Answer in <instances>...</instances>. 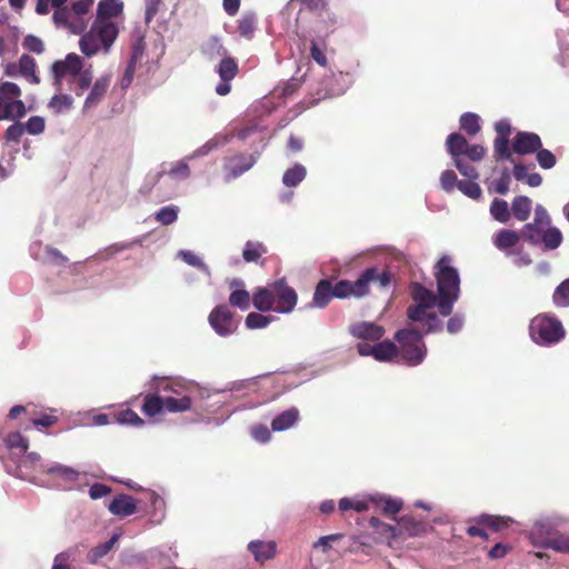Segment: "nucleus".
<instances>
[{
	"mask_svg": "<svg viewBox=\"0 0 569 569\" xmlns=\"http://www.w3.org/2000/svg\"><path fill=\"white\" fill-rule=\"evenodd\" d=\"M208 320L219 336L232 335L238 328L234 313L226 305H219L213 308Z\"/></svg>",
	"mask_w": 569,
	"mask_h": 569,
	"instance_id": "nucleus-11",
	"label": "nucleus"
},
{
	"mask_svg": "<svg viewBox=\"0 0 569 569\" xmlns=\"http://www.w3.org/2000/svg\"><path fill=\"white\" fill-rule=\"evenodd\" d=\"M118 36L116 23L97 19L89 32L81 37L79 46L87 57L97 54L101 49L107 52Z\"/></svg>",
	"mask_w": 569,
	"mask_h": 569,
	"instance_id": "nucleus-3",
	"label": "nucleus"
},
{
	"mask_svg": "<svg viewBox=\"0 0 569 569\" xmlns=\"http://www.w3.org/2000/svg\"><path fill=\"white\" fill-rule=\"evenodd\" d=\"M178 218V209L174 206L162 207L156 213V220L163 226L173 223Z\"/></svg>",
	"mask_w": 569,
	"mask_h": 569,
	"instance_id": "nucleus-50",
	"label": "nucleus"
},
{
	"mask_svg": "<svg viewBox=\"0 0 569 569\" xmlns=\"http://www.w3.org/2000/svg\"><path fill=\"white\" fill-rule=\"evenodd\" d=\"M23 126L24 131L34 136L40 134L44 131L46 123L42 117L33 116L29 118V120L26 123H23Z\"/></svg>",
	"mask_w": 569,
	"mask_h": 569,
	"instance_id": "nucleus-53",
	"label": "nucleus"
},
{
	"mask_svg": "<svg viewBox=\"0 0 569 569\" xmlns=\"http://www.w3.org/2000/svg\"><path fill=\"white\" fill-rule=\"evenodd\" d=\"M272 290L274 297L276 312L289 313L298 302V295L296 290L288 286L284 279L272 282Z\"/></svg>",
	"mask_w": 569,
	"mask_h": 569,
	"instance_id": "nucleus-12",
	"label": "nucleus"
},
{
	"mask_svg": "<svg viewBox=\"0 0 569 569\" xmlns=\"http://www.w3.org/2000/svg\"><path fill=\"white\" fill-rule=\"evenodd\" d=\"M250 433L252 438L261 443L270 440L271 433L266 425L259 423L251 427Z\"/></svg>",
	"mask_w": 569,
	"mask_h": 569,
	"instance_id": "nucleus-58",
	"label": "nucleus"
},
{
	"mask_svg": "<svg viewBox=\"0 0 569 569\" xmlns=\"http://www.w3.org/2000/svg\"><path fill=\"white\" fill-rule=\"evenodd\" d=\"M82 69V59L76 53H69L66 59L54 61L51 66L54 84L60 87L63 79L70 80Z\"/></svg>",
	"mask_w": 569,
	"mask_h": 569,
	"instance_id": "nucleus-13",
	"label": "nucleus"
},
{
	"mask_svg": "<svg viewBox=\"0 0 569 569\" xmlns=\"http://www.w3.org/2000/svg\"><path fill=\"white\" fill-rule=\"evenodd\" d=\"M123 3L121 0H101L98 3V18L107 20L122 13Z\"/></svg>",
	"mask_w": 569,
	"mask_h": 569,
	"instance_id": "nucleus-31",
	"label": "nucleus"
},
{
	"mask_svg": "<svg viewBox=\"0 0 569 569\" xmlns=\"http://www.w3.org/2000/svg\"><path fill=\"white\" fill-rule=\"evenodd\" d=\"M437 281L438 311L442 317L451 315L453 303L460 295V277L458 270L451 266V258L442 256L435 266Z\"/></svg>",
	"mask_w": 569,
	"mask_h": 569,
	"instance_id": "nucleus-2",
	"label": "nucleus"
},
{
	"mask_svg": "<svg viewBox=\"0 0 569 569\" xmlns=\"http://www.w3.org/2000/svg\"><path fill=\"white\" fill-rule=\"evenodd\" d=\"M456 168L459 170V172L469 178V179H477L479 177V173L477 169L465 162L461 157H452Z\"/></svg>",
	"mask_w": 569,
	"mask_h": 569,
	"instance_id": "nucleus-54",
	"label": "nucleus"
},
{
	"mask_svg": "<svg viewBox=\"0 0 569 569\" xmlns=\"http://www.w3.org/2000/svg\"><path fill=\"white\" fill-rule=\"evenodd\" d=\"M24 132L23 123L16 121L13 124L8 127L4 138L10 142L19 143Z\"/></svg>",
	"mask_w": 569,
	"mask_h": 569,
	"instance_id": "nucleus-56",
	"label": "nucleus"
},
{
	"mask_svg": "<svg viewBox=\"0 0 569 569\" xmlns=\"http://www.w3.org/2000/svg\"><path fill=\"white\" fill-rule=\"evenodd\" d=\"M158 388L162 391H169L171 392V395L169 397H177V398H180L182 396H189L187 392H186V386L181 385L180 382L178 381H171V380H167V379H162L160 382H159V386Z\"/></svg>",
	"mask_w": 569,
	"mask_h": 569,
	"instance_id": "nucleus-49",
	"label": "nucleus"
},
{
	"mask_svg": "<svg viewBox=\"0 0 569 569\" xmlns=\"http://www.w3.org/2000/svg\"><path fill=\"white\" fill-rule=\"evenodd\" d=\"M21 89L13 82L0 84V120H18L27 113L26 106L20 100Z\"/></svg>",
	"mask_w": 569,
	"mask_h": 569,
	"instance_id": "nucleus-7",
	"label": "nucleus"
},
{
	"mask_svg": "<svg viewBox=\"0 0 569 569\" xmlns=\"http://www.w3.org/2000/svg\"><path fill=\"white\" fill-rule=\"evenodd\" d=\"M477 525H482L491 532H503L513 522L511 518L482 513L471 520Z\"/></svg>",
	"mask_w": 569,
	"mask_h": 569,
	"instance_id": "nucleus-21",
	"label": "nucleus"
},
{
	"mask_svg": "<svg viewBox=\"0 0 569 569\" xmlns=\"http://www.w3.org/2000/svg\"><path fill=\"white\" fill-rule=\"evenodd\" d=\"M169 176L174 178L186 179L190 176V168L187 162L179 161L168 172Z\"/></svg>",
	"mask_w": 569,
	"mask_h": 569,
	"instance_id": "nucleus-63",
	"label": "nucleus"
},
{
	"mask_svg": "<svg viewBox=\"0 0 569 569\" xmlns=\"http://www.w3.org/2000/svg\"><path fill=\"white\" fill-rule=\"evenodd\" d=\"M1 443L17 457H22L29 447L28 440L18 431L10 432L6 437L0 433V445Z\"/></svg>",
	"mask_w": 569,
	"mask_h": 569,
	"instance_id": "nucleus-25",
	"label": "nucleus"
},
{
	"mask_svg": "<svg viewBox=\"0 0 569 569\" xmlns=\"http://www.w3.org/2000/svg\"><path fill=\"white\" fill-rule=\"evenodd\" d=\"M390 282V271L387 269L380 270L376 267L367 268L355 281L339 280L332 286L329 279H322L316 286L312 305L322 309L329 305L332 298L347 299L353 297L359 299L370 292L371 284L385 289Z\"/></svg>",
	"mask_w": 569,
	"mask_h": 569,
	"instance_id": "nucleus-1",
	"label": "nucleus"
},
{
	"mask_svg": "<svg viewBox=\"0 0 569 569\" xmlns=\"http://www.w3.org/2000/svg\"><path fill=\"white\" fill-rule=\"evenodd\" d=\"M395 339L399 342L398 353L408 366H418L423 361L427 348L418 329H400Z\"/></svg>",
	"mask_w": 569,
	"mask_h": 569,
	"instance_id": "nucleus-5",
	"label": "nucleus"
},
{
	"mask_svg": "<svg viewBox=\"0 0 569 569\" xmlns=\"http://www.w3.org/2000/svg\"><path fill=\"white\" fill-rule=\"evenodd\" d=\"M542 146L541 139L537 133L520 131L516 134L511 146V153L531 154ZM510 161H513L511 158Z\"/></svg>",
	"mask_w": 569,
	"mask_h": 569,
	"instance_id": "nucleus-16",
	"label": "nucleus"
},
{
	"mask_svg": "<svg viewBox=\"0 0 569 569\" xmlns=\"http://www.w3.org/2000/svg\"><path fill=\"white\" fill-rule=\"evenodd\" d=\"M529 335L537 345L550 346L560 342L566 336V330L558 318L541 313L531 319Z\"/></svg>",
	"mask_w": 569,
	"mask_h": 569,
	"instance_id": "nucleus-4",
	"label": "nucleus"
},
{
	"mask_svg": "<svg viewBox=\"0 0 569 569\" xmlns=\"http://www.w3.org/2000/svg\"><path fill=\"white\" fill-rule=\"evenodd\" d=\"M447 151L451 157H467L470 161H480L486 154L481 144H470L459 132L450 133L446 140Z\"/></svg>",
	"mask_w": 569,
	"mask_h": 569,
	"instance_id": "nucleus-10",
	"label": "nucleus"
},
{
	"mask_svg": "<svg viewBox=\"0 0 569 569\" xmlns=\"http://www.w3.org/2000/svg\"><path fill=\"white\" fill-rule=\"evenodd\" d=\"M306 168L300 163H296L292 168L286 170L282 182L287 187H296L306 178Z\"/></svg>",
	"mask_w": 569,
	"mask_h": 569,
	"instance_id": "nucleus-41",
	"label": "nucleus"
},
{
	"mask_svg": "<svg viewBox=\"0 0 569 569\" xmlns=\"http://www.w3.org/2000/svg\"><path fill=\"white\" fill-rule=\"evenodd\" d=\"M257 29V18L253 13H244L239 20H238V33L250 40L253 38L254 31Z\"/></svg>",
	"mask_w": 569,
	"mask_h": 569,
	"instance_id": "nucleus-35",
	"label": "nucleus"
},
{
	"mask_svg": "<svg viewBox=\"0 0 569 569\" xmlns=\"http://www.w3.org/2000/svg\"><path fill=\"white\" fill-rule=\"evenodd\" d=\"M272 320H273V317H271V316H264L259 312H250L246 317L244 322H246V327L248 329L253 330V329H262V328L268 327Z\"/></svg>",
	"mask_w": 569,
	"mask_h": 569,
	"instance_id": "nucleus-45",
	"label": "nucleus"
},
{
	"mask_svg": "<svg viewBox=\"0 0 569 569\" xmlns=\"http://www.w3.org/2000/svg\"><path fill=\"white\" fill-rule=\"evenodd\" d=\"M73 103L72 98L69 94H54L49 103L48 108L56 114L71 109Z\"/></svg>",
	"mask_w": 569,
	"mask_h": 569,
	"instance_id": "nucleus-44",
	"label": "nucleus"
},
{
	"mask_svg": "<svg viewBox=\"0 0 569 569\" xmlns=\"http://www.w3.org/2000/svg\"><path fill=\"white\" fill-rule=\"evenodd\" d=\"M533 222H536L545 228H547L551 224L550 216L543 206H541V204L536 206Z\"/></svg>",
	"mask_w": 569,
	"mask_h": 569,
	"instance_id": "nucleus-62",
	"label": "nucleus"
},
{
	"mask_svg": "<svg viewBox=\"0 0 569 569\" xmlns=\"http://www.w3.org/2000/svg\"><path fill=\"white\" fill-rule=\"evenodd\" d=\"M495 130L497 132L493 141V157L496 161L511 160L510 122L508 120H500L495 124Z\"/></svg>",
	"mask_w": 569,
	"mask_h": 569,
	"instance_id": "nucleus-14",
	"label": "nucleus"
},
{
	"mask_svg": "<svg viewBox=\"0 0 569 569\" xmlns=\"http://www.w3.org/2000/svg\"><path fill=\"white\" fill-rule=\"evenodd\" d=\"M109 511L119 517H128L136 512V500L128 495L117 496L108 507Z\"/></svg>",
	"mask_w": 569,
	"mask_h": 569,
	"instance_id": "nucleus-24",
	"label": "nucleus"
},
{
	"mask_svg": "<svg viewBox=\"0 0 569 569\" xmlns=\"http://www.w3.org/2000/svg\"><path fill=\"white\" fill-rule=\"evenodd\" d=\"M256 163V158L252 154L233 153L224 158L223 170L227 173V179H234L248 171Z\"/></svg>",
	"mask_w": 569,
	"mask_h": 569,
	"instance_id": "nucleus-15",
	"label": "nucleus"
},
{
	"mask_svg": "<svg viewBox=\"0 0 569 569\" xmlns=\"http://www.w3.org/2000/svg\"><path fill=\"white\" fill-rule=\"evenodd\" d=\"M252 305L261 312L276 311L272 283L254 290L252 293Z\"/></svg>",
	"mask_w": 569,
	"mask_h": 569,
	"instance_id": "nucleus-20",
	"label": "nucleus"
},
{
	"mask_svg": "<svg viewBox=\"0 0 569 569\" xmlns=\"http://www.w3.org/2000/svg\"><path fill=\"white\" fill-rule=\"evenodd\" d=\"M511 213L519 221H526L532 210V201L527 196H517L511 202Z\"/></svg>",
	"mask_w": 569,
	"mask_h": 569,
	"instance_id": "nucleus-28",
	"label": "nucleus"
},
{
	"mask_svg": "<svg viewBox=\"0 0 569 569\" xmlns=\"http://www.w3.org/2000/svg\"><path fill=\"white\" fill-rule=\"evenodd\" d=\"M111 493V488L107 485L96 482L89 489L91 499L97 500Z\"/></svg>",
	"mask_w": 569,
	"mask_h": 569,
	"instance_id": "nucleus-64",
	"label": "nucleus"
},
{
	"mask_svg": "<svg viewBox=\"0 0 569 569\" xmlns=\"http://www.w3.org/2000/svg\"><path fill=\"white\" fill-rule=\"evenodd\" d=\"M212 46L217 47L219 56H223L216 68V71L220 77V82L216 87V92L219 96H227L231 91L230 82L239 73V66L234 58L226 56L227 50L219 44L217 40L212 41Z\"/></svg>",
	"mask_w": 569,
	"mask_h": 569,
	"instance_id": "nucleus-9",
	"label": "nucleus"
},
{
	"mask_svg": "<svg viewBox=\"0 0 569 569\" xmlns=\"http://www.w3.org/2000/svg\"><path fill=\"white\" fill-rule=\"evenodd\" d=\"M166 411L169 412H184L191 409L192 400L190 396L164 397Z\"/></svg>",
	"mask_w": 569,
	"mask_h": 569,
	"instance_id": "nucleus-40",
	"label": "nucleus"
},
{
	"mask_svg": "<svg viewBox=\"0 0 569 569\" xmlns=\"http://www.w3.org/2000/svg\"><path fill=\"white\" fill-rule=\"evenodd\" d=\"M530 540L537 547L569 553V535L553 529L548 523L537 522L530 531Z\"/></svg>",
	"mask_w": 569,
	"mask_h": 569,
	"instance_id": "nucleus-6",
	"label": "nucleus"
},
{
	"mask_svg": "<svg viewBox=\"0 0 569 569\" xmlns=\"http://www.w3.org/2000/svg\"><path fill=\"white\" fill-rule=\"evenodd\" d=\"M490 214L495 220L507 223L510 220L511 210L506 200L495 198L490 204Z\"/></svg>",
	"mask_w": 569,
	"mask_h": 569,
	"instance_id": "nucleus-34",
	"label": "nucleus"
},
{
	"mask_svg": "<svg viewBox=\"0 0 569 569\" xmlns=\"http://www.w3.org/2000/svg\"><path fill=\"white\" fill-rule=\"evenodd\" d=\"M426 321V333L438 332L442 330V321L438 318L435 312H426L425 319Z\"/></svg>",
	"mask_w": 569,
	"mask_h": 569,
	"instance_id": "nucleus-61",
	"label": "nucleus"
},
{
	"mask_svg": "<svg viewBox=\"0 0 569 569\" xmlns=\"http://www.w3.org/2000/svg\"><path fill=\"white\" fill-rule=\"evenodd\" d=\"M472 180L473 179L461 180L457 183V188L467 197L479 200L482 196V191L480 186Z\"/></svg>",
	"mask_w": 569,
	"mask_h": 569,
	"instance_id": "nucleus-46",
	"label": "nucleus"
},
{
	"mask_svg": "<svg viewBox=\"0 0 569 569\" xmlns=\"http://www.w3.org/2000/svg\"><path fill=\"white\" fill-rule=\"evenodd\" d=\"M552 300L558 307H569V279L563 280L556 288Z\"/></svg>",
	"mask_w": 569,
	"mask_h": 569,
	"instance_id": "nucleus-47",
	"label": "nucleus"
},
{
	"mask_svg": "<svg viewBox=\"0 0 569 569\" xmlns=\"http://www.w3.org/2000/svg\"><path fill=\"white\" fill-rule=\"evenodd\" d=\"M562 242V233L556 227H547L541 237V243L546 250H555Z\"/></svg>",
	"mask_w": 569,
	"mask_h": 569,
	"instance_id": "nucleus-42",
	"label": "nucleus"
},
{
	"mask_svg": "<svg viewBox=\"0 0 569 569\" xmlns=\"http://www.w3.org/2000/svg\"><path fill=\"white\" fill-rule=\"evenodd\" d=\"M267 247L262 242L247 241L242 251L246 262H258L262 254L267 253Z\"/></svg>",
	"mask_w": 569,
	"mask_h": 569,
	"instance_id": "nucleus-39",
	"label": "nucleus"
},
{
	"mask_svg": "<svg viewBox=\"0 0 569 569\" xmlns=\"http://www.w3.org/2000/svg\"><path fill=\"white\" fill-rule=\"evenodd\" d=\"M92 82V71L90 69H82L69 80V87L72 92L81 97L90 87Z\"/></svg>",
	"mask_w": 569,
	"mask_h": 569,
	"instance_id": "nucleus-29",
	"label": "nucleus"
},
{
	"mask_svg": "<svg viewBox=\"0 0 569 569\" xmlns=\"http://www.w3.org/2000/svg\"><path fill=\"white\" fill-rule=\"evenodd\" d=\"M179 256L189 266L196 267V268H198V269H200L202 271H206V272L209 271L208 266L201 260L200 257H198L193 252L182 250V251H180Z\"/></svg>",
	"mask_w": 569,
	"mask_h": 569,
	"instance_id": "nucleus-57",
	"label": "nucleus"
},
{
	"mask_svg": "<svg viewBox=\"0 0 569 569\" xmlns=\"http://www.w3.org/2000/svg\"><path fill=\"white\" fill-rule=\"evenodd\" d=\"M252 301V296L244 289H236L229 296V303L240 310H247Z\"/></svg>",
	"mask_w": 569,
	"mask_h": 569,
	"instance_id": "nucleus-43",
	"label": "nucleus"
},
{
	"mask_svg": "<svg viewBox=\"0 0 569 569\" xmlns=\"http://www.w3.org/2000/svg\"><path fill=\"white\" fill-rule=\"evenodd\" d=\"M521 233L511 229H501L492 238L493 246L505 252L506 256L513 254V248L519 243Z\"/></svg>",
	"mask_w": 569,
	"mask_h": 569,
	"instance_id": "nucleus-17",
	"label": "nucleus"
},
{
	"mask_svg": "<svg viewBox=\"0 0 569 569\" xmlns=\"http://www.w3.org/2000/svg\"><path fill=\"white\" fill-rule=\"evenodd\" d=\"M409 293L413 300V305L407 309V316L412 321H423L428 309L438 307L439 295L436 296L431 290L427 289L419 282H412L409 287Z\"/></svg>",
	"mask_w": 569,
	"mask_h": 569,
	"instance_id": "nucleus-8",
	"label": "nucleus"
},
{
	"mask_svg": "<svg viewBox=\"0 0 569 569\" xmlns=\"http://www.w3.org/2000/svg\"><path fill=\"white\" fill-rule=\"evenodd\" d=\"M299 419V410L292 407L276 416L271 422L273 431H284L291 428Z\"/></svg>",
	"mask_w": 569,
	"mask_h": 569,
	"instance_id": "nucleus-27",
	"label": "nucleus"
},
{
	"mask_svg": "<svg viewBox=\"0 0 569 569\" xmlns=\"http://www.w3.org/2000/svg\"><path fill=\"white\" fill-rule=\"evenodd\" d=\"M142 412L148 417H156L166 410L164 398L158 395H147L143 398Z\"/></svg>",
	"mask_w": 569,
	"mask_h": 569,
	"instance_id": "nucleus-32",
	"label": "nucleus"
},
{
	"mask_svg": "<svg viewBox=\"0 0 569 569\" xmlns=\"http://www.w3.org/2000/svg\"><path fill=\"white\" fill-rule=\"evenodd\" d=\"M378 507L382 509V512L387 516H395L402 508V501L391 498H380L377 500Z\"/></svg>",
	"mask_w": 569,
	"mask_h": 569,
	"instance_id": "nucleus-51",
	"label": "nucleus"
},
{
	"mask_svg": "<svg viewBox=\"0 0 569 569\" xmlns=\"http://www.w3.org/2000/svg\"><path fill=\"white\" fill-rule=\"evenodd\" d=\"M110 82L111 76L109 74L102 76L94 81L88 97L84 100L83 110H89L102 101L106 93L108 92Z\"/></svg>",
	"mask_w": 569,
	"mask_h": 569,
	"instance_id": "nucleus-18",
	"label": "nucleus"
},
{
	"mask_svg": "<svg viewBox=\"0 0 569 569\" xmlns=\"http://www.w3.org/2000/svg\"><path fill=\"white\" fill-rule=\"evenodd\" d=\"M116 420L122 425L142 426L144 423L138 413L131 409H123L114 415Z\"/></svg>",
	"mask_w": 569,
	"mask_h": 569,
	"instance_id": "nucleus-48",
	"label": "nucleus"
},
{
	"mask_svg": "<svg viewBox=\"0 0 569 569\" xmlns=\"http://www.w3.org/2000/svg\"><path fill=\"white\" fill-rule=\"evenodd\" d=\"M73 11L68 7H57L53 13V20L58 26L67 24L72 18Z\"/></svg>",
	"mask_w": 569,
	"mask_h": 569,
	"instance_id": "nucleus-59",
	"label": "nucleus"
},
{
	"mask_svg": "<svg viewBox=\"0 0 569 569\" xmlns=\"http://www.w3.org/2000/svg\"><path fill=\"white\" fill-rule=\"evenodd\" d=\"M19 74L22 76L29 83L39 84L40 78L36 72V60L29 54H22L18 61Z\"/></svg>",
	"mask_w": 569,
	"mask_h": 569,
	"instance_id": "nucleus-26",
	"label": "nucleus"
},
{
	"mask_svg": "<svg viewBox=\"0 0 569 569\" xmlns=\"http://www.w3.org/2000/svg\"><path fill=\"white\" fill-rule=\"evenodd\" d=\"M398 356V347L390 340L375 345L373 358L378 361H389Z\"/></svg>",
	"mask_w": 569,
	"mask_h": 569,
	"instance_id": "nucleus-33",
	"label": "nucleus"
},
{
	"mask_svg": "<svg viewBox=\"0 0 569 569\" xmlns=\"http://www.w3.org/2000/svg\"><path fill=\"white\" fill-rule=\"evenodd\" d=\"M350 333L361 340L379 341L385 335V329L376 323L363 321L351 326Z\"/></svg>",
	"mask_w": 569,
	"mask_h": 569,
	"instance_id": "nucleus-19",
	"label": "nucleus"
},
{
	"mask_svg": "<svg viewBox=\"0 0 569 569\" xmlns=\"http://www.w3.org/2000/svg\"><path fill=\"white\" fill-rule=\"evenodd\" d=\"M22 46L26 50L37 54H41L44 51L43 41L33 34L27 36L23 39Z\"/></svg>",
	"mask_w": 569,
	"mask_h": 569,
	"instance_id": "nucleus-55",
	"label": "nucleus"
},
{
	"mask_svg": "<svg viewBox=\"0 0 569 569\" xmlns=\"http://www.w3.org/2000/svg\"><path fill=\"white\" fill-rule=\"evenodd\" d=\"M118 540V535H113L108 541L100 543L92 549H90L87 553V560L90 563H97L101 558H103L114 546Z\"/></svg>",
	"mask_w": 569,
	"mask_h": 569,
	"instance_id": "nucleus-38",
	"label": "nucleus"
},
{
	"mask_svg": "<svg viewBox=\"0 0 569 569\" xmlns=\"http://www.w3.org/2000/svg\"><path fill=\"white\" fill-rule=\"evenodd\" d=\"M248 549L258 562L270 560L274 558L277 553V545L274 541L253 540L248 545Z\"/></svg>",
	"mask_w": 569,
	"mask_h": 569,
	"instance_id": "nucleus-23",
	"label": "nucleus"
},
{
	"mask_svg": "<svg viewBox=\"0 0 569 569\" xmlns=\"http://www.w3.org/2000/svg\"><path fill=\"white\" fill-rule=\"evenodd\" d=\"M536 152H537V156H536L537 161L542 169L548 170L556 166L557 160H556L555 154L551 151H549L548 149H542L540 147V149L537 150Z\"/></svg>",
	"mask_w": 569,
	"mask_h": 569,
	"instance_id": "nucleus-52",
	"label": "nucleus"
},
{
	"mask_svg": "<svg viewBox=\"0 0 569 569\" xmlns=\"http://www.w3.org/2000/svg\"><path fill=\"white\" fill-rule=\"evenodd\" d=\"M48 475L53 476L57 479L62 480L67 485L74 483L79 479V472L71 467H67L60 463H56L47 469H43Z\"/></svg>",
	"mask_w": 569,
	"mask_h": 569,
	"instance_id": "nucleus-30",
	"label": "nucleus"
},
{
	"mask_svg": "<svg viewBox=\"0 0 569 569\" xmlns=\"http://www.w3.org/2000/svg\"><path fill=\"white\" fill-rule=\"evenodd\" d=\"M459 123L460 129L470 137L476 136L481 130L480 118L478 114L472 112H466L461 114Z\"/></svg>",
	"mask_w": 569,
	"mask_h": 569,
	"instance_id": "nucleus-36",
	"label": "nucleus"
},
{
	"mask_svg": "<svg viewBox=\"0 0 569 569\" xmlns=\"http://www.w3.org/2000/svg\"><path fill=\"white\" fill-rule=\"evenodd\" d=\"M441 187L446 191H452L457 183L459 182L457 179V174L452 170H446L441 173L440 177Z\"/></svg>",
	"mask_w": 569,
	"mask_h": 569,
	"instance_id": "nucleus-60",
	"label": "nucleus"
},
{
	"mask_svg": "<svg viewBox=\"0 0 569 569\" xmlns=\"http://www.w3.org/2000/svg\"><path fill=\"white\" fill-rule=\"evenodd\" d=\"M545 227L536 223L529 222L526 223L521 229V237L529 242L530 244L537 246L541 243V237L545 231Z\"/></svg>",
	"mask_w": 569,
	"mask_h": 569,
	"instance_id": "nucleus-37",
	"label": "nucleus"
},
{
	"mask_svg": "<svg viewBox=\"0 0 569 569\" xmlns=\"http://www.w3.org/2000/svg\"><path fill=\"white\" fill-rule=\"evenodd\" d=\"M427 530L428 525L425 521L417 520L411 516H403L398 520V536L418 537L426 533Z\"/></svg>",
	"mask_w": 569,
	"mask_h": 569,
	"instance_id": "nucleus-22",
	"label": "nucleus"
}]
</instances>
